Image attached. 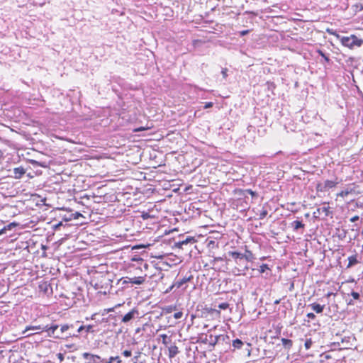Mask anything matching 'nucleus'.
<instances>
[{
  "label": "nucleus",
  "mask_w": 363,
  "mask_h": 363,
  "mask_svg": "<svg viewBox=\"0 0 363 363\" xmlns=\"http://www.w3.org/2000/svg\"><path fill=\"white\" fill-rule=\"evenodd\" d=\"M228 255L235 264L234 269L235 274L245 275L246 271L249 269V264L244 257H242V253L237 251H230L228 252Z\"/></svg>",
  "instance_id": "1"
},
{
  "label": "nucleus",
  "mask_w": 363,
  "mask_h": 363,
  "mask_svg": "<svg viewBox=\"0 0 363 363\" xmlns=\"http://www.w3.org/2000/svg\"><path fill=\"white\" fill-rule=\"evenodd\" d=\"M342 45L349 48H353L354 46L360 47L363 43L362 39H359L356 35H351L350 37L340 36L339 38Z\"/></svg>",
  "instance_id": "2"
},
{
  "label": "nucleus",
  "mask_w": 363,
  "mask_h": 363,
  "mask_svg": "<svg viewBox=\"0 0 363 363\" xmlns=\"http://www.w3.org/2000/svg\"><path fill=\"white\" fill-rule=\"evenodd\" d=\"M18 225V223L13 222L11 223L6 225H4L0 229V236L5 235V237H9L11 236V232L13 230L14 228H16Z\"/></svg>",
  "instance_id": "3"
},
{
  "label": "nucleus",
  "mask_w": 363,
  "mask_h": 363,
  "mask_svg": "<svg viewBox=\"0 0 363 363\" xmlns=\"http://www.w3.org/2000/svg\"><path fill=\"white\" fill-rule=\"evenodd\" d=\"M138 315V311L136 308H133L122 317L121 321L124 323H127L137 318Z\"/></svg>",
  "instance_id": "4"
},
{
  "label": "nucleus",
  "mask_w": 363,
  "mask_h": 363,
  "mask_svg": "<svg viewBox=\"0 0 363 363\" xmlns=\"http://www.w3.org/2000/svg\"><path fill=\"white\" fill-rule=\"evenodd\" d=\"M145 281V277H125L123 281V284H132L136 285L143 284Z\"/></svg>",
  "instance_id": "5"
},
{
  "label": "nucleus",
  "mask_w": 363,
  "mask_h": 363,
  "mask_svg": "<svg viewBox=\"0 0 363 363\" xmlns=\"http://www.w3.org/2000/svg\"><path fill=\"white\" fill-rule=\"evenodd\" d=\"M58 328L59 327L57 325H52L50 326L47 325L43 326V331H46L48 333L49 337H60L59 334H57L56 335H55V332L57 330Z\"/></svg>",
  "instance_id": "6"
},
{
  "label": "nucleus",
  "mask_w": 363,
  "mask_h": 363,
  "mask_svg": "<svg viewBox=\"0 0 363 363\" xmlns=\"http://www.w3.org/2000/svg\"><path fill=\"white\" fill-rule=\"evenodd\" d=\"M195 242V239L192 237H187L185 239L179 240L174 243V246L179 248H182L184 245H187L188 244H193Z\"/></svg>",
  "instance_id": "7"
},
{
  "label": "nucleus",
  "mask_w": 363,
  "mask_h": 363,
  "mask_svg": "<svg viewBox=\"0 0 363 363\" xmlns=\"http://www.w3.org/2000/svg\"><path fill=\"white\" fill-rule=\"evenodd\" d=\"M168 357L172 359L176 357L179 353V350L177 346L174 343H171L168 346Z\"/></svg>",
  "instance_id": "8"
},
{
  "label": "nucleus",
  "mask_w": 363,
  "mask_h": 363,
  "mask_svg": "<svg viewBox=\"0 0 363 363\" xmlns=\"http://www.w3.org/2000/svg\"><path fill=\"white\" fill-rule=\"evenodd\" d=\"M191 277H184L180 280H177L174 281V283L170 286L169 290H167V292L171 291L173 288L176 287L177 289H179L182 287V286L186 284L187 281L190 280Z\"/></svg>",
  "instance_id": "9"
},
{
  "label": "nucleus",
  "mask_w": 363,
  "mask_h": 363,
  "mask_svg": "<svg viewBox=\"0 0 363 363\" xmlns=\"http://www.w3.org/2000/svg\"><path fill=\"white\" fill-rule=\"evenodd\" d=\"M13 177L20 179L26 173V169L23 167H16L13 170Z\"/></svg>",
  "instance_id": "10"
},
{
  "label": "nucleus",
  "mask_w": 363,
  "mask_h": 363,
  "mask_svg": "<svg viewBox=\"0 0 363 363\" xmlns=\"http://www.w3.org/2000/svg\"><path fill=\"white\" fill-rule=\"evenodd\" d=\"M330 213V207L324 206L317 208V211L316 212H314V214L318 213L319 216L323 214L325 217H327L329 216Z\"/></svg>",
  "instance_id": "11"
},
{
  "label": "nucleus",
  "mask_w": 363,
  "mask_h": 363,
  "mask_svg": "<svg viewBox=\"0 0 363 363\" xmlns=\"http://www.w3.org/2000/svg\"><path fill=\"white\" fill-rule=\"evenodd\" d=\"M308 306L311 307V309L317 313H322L325 308V305H320L317 303H313L310 304Z\"/></svg>",
  "instance_id": "12"
},
{
  "label": "nucleus",
  "mask_w": 363,
  "mask_h": 363,
  "mask_svg": "<svg viewBox=\"0 0 363 363\" xmlns=\"http://www.w3.org/2000/svg\"><path fill=\"white\" fill-rule=\"evenodd\" d=\"M348 261L349 262L347 265V268H351L359 262L357 259V255L349 257Z\"/></svg>",
  "instance_id": "13"
},
{
  "label": "nucleus",
  "mask_w": 363,
  "mask_h": 363,
  "mask_svg": "<svg viewBox=\"0 0 363 363\" xmlns=\"http://www.w3.org/2000/svg\"><path fill=\"white\" fill-rule=\"evenodd\" d=\"M291 227L294 231H298L299 229H303L305 225L300 220H294L291 223Z\"/></svg>",
  "instance_id": "14"
},
{
  "label": "nucleus",
  "mask_w": 363,
  "mask_h": 363,
  "mask_svg": "<svg viewBox=\"0 0 363 363\" xmlns=\"http://www.w3.org/2000/svg\"><path fill=\"white\" fill-rule=\"evenodd\" d=\"M245 345L244 342H242L241 340L237 338L235 340H233L232 342V346L233 347V350H240Z\"/></svg>",
  "instance_id": "15"
},
{
  "label": "nucleus",
  "mask_w": 363,
  "mask_h": 363,
  "mask_svg": "<svg viewBox=\"0 0 363 363\" xmlns=\"http://www.w3.org/2000/svg\"><path fill=\"white\" fill-rule=\"evenodd\" d=\"M216 340H218V343L220 342H230V337L228 335L223 334L219 335H216Z\"/></svg>",
  "instance_id": "16"
},
{
  "label": "nucleus",
  "mask_w": 363,
  "mask_h": 363,
  "mask_svg": "<svg viewBox=\"0 0 363 363\" xmlns=\"http://www.w3.org/2000/svg\"><path fill=\"white\" fill-rule=\"evenodd\" d=\"M242 257L246 259V261L249 263L250 262H252L255 259L254 255L250 250H246L245 253H242Z\"/></svg>",
  "instance_id": "17"
},
{
  "label": "nucleus",
  "mask_w": 363,
  "mask_h": 363,
  "mask_svg": "<svg viewBox=\"0 0 363 363\" xmlns=\"http://www.w3.org/2000/svg\"><path fill=\"white\" fill-rule=\"evenodd\" d=\"M281 342L284 348L287 350H290L293 345V341L290 339L282 338Z\"/></svg>",
  "instance_id": "18"
},
{
  "label": "nucleus",
  "mask_w": 363,
  "mask_h": 363,
  "mask_svg": "<svg viewBox=\"0 0 363 363\" xmlns=\"http://www.w3.org/2000/svg\"><path fill=\"white\" fill-rule=\"evenodd\" d=\"M160 337L162 338V344L167 347L169 344L172 343V340L170 337L167 336L166 334L160 335Z\"/></svg>",
  "instance_id": "19"
},
{
  "label": "nucleus",
  "mask_w": 363,
  "mask_h": 363,
  "mask_svg": "<svg viewBox=\"0 0 363 363\" xmlns=\"http://www.w3.org/2000/svg\"><path fill=\"white\" fill-rule=\"evenodd\" d=\"M82 357L84 359H88V357H90L93 361H96V359H101V357L96 354H92L88 352H84L82 354Z\"/></svg>",
  "instance_id": "20"
},
{
  "label": "nucleus",
  "mask_w": 363,
  "mask_h": 363,
  "mask_svg": "<svg viewBox=\"0 0 363 363\" xmlns=\"http://www.w3.org/2000/svg\"><path fill=\"white\" fill-rule=\"evenodd\" d=\"M337 184V182L326 180L324 182L323 188H325L327 190V189H332V188L335 187Z\"/></svg>",
  "instance_id": "21"
},
{
  "label": "nucleus",
  "mask_w": 363,
  "mask_h": 363,
  "mask_svg": "<svg viewBox=\"0 0 363 363\" xmlns=\"http://www.w3.org/2000/svg\"><path fill=\"white\" fill-rule=\"evenodd\" d=\"M350 340H351V337H344V338H342V343L344 346V348H349L350 347Z\"/></svg>",
  "instance_id": "22"
},
{
  "label": "nucleus",
  "mask_w": 363,
  "mask_h": 363,
  "mask_svg": "<svg viewBox=\"0 0 363 363\" xmlns=\"http://www.w3.org/2000/svg\"><path fill=\"white\" fill-rule=\"evenodd\" d=\"M351 192H352V189L343 190L337 194V196L344 198V197H346L347 195H349Z\"/></svg>",
  "instance_id": "23"
},
{
  "label": "nucleus",
  "mask_w": 363,
  "mask_h": 363,
  "mask_svg": "<svg viewBox=\"0 0 363 363\" xmlns=\"http://www.w3.org/2000/svg\"><path fill=\"white\" fill-rule=\"evenodd\" d=\"M317 52L324 59L326 62H330V58L325 55V53L321 50H318Z\"/></svg>",
  "instance_id": "24"
},
{
  "label": "nucleus",
  "mask_w": 363,
  "mask_h": 363,
  "mask_svg": "<svg viewBox=\"0 0 363 363\" xmlns=\"http://www.w3.org/2000/svg\"><path fill=\"white\" fill-rule=\"evenodd\" d=\"M114 361H117V363H121V360L118 356L111 357L106 363H113Z\"/></svg>",
  "instance_id": "25"
},
{
  "label": "nucleus",
  "mask_w": 363,
  "mask_h": 363,
  "mask_svg": "<svg viewBox=\"0 0 363 363\" xmlns=\"http://www.w3.org/2000/svg\"><path fill=\"white\" fill-rule=\"evenodd\" d=\"M73 325H63L60 328V333L62 334L63 333L66 332L69 329V328H72Z\"/></svg>",
  "instance_id": "26"
},
{
  "label": "nucleus",
  "mask_w": 363,
  "mask_h": 363,
  "mask_svg": "<svg viewBox=\"0 0 363 363\" xmlns=\"http://www.w3.org/2000/svg\"><path fill=\"white\" fill-rule=\"evenodd\" d=\"M266 270H269V268L267 264H262L259 269L261 274L264 273Z\"/></svg>",
  "instance_id": "27"
},
{
  "label": "nucleus",
  "mask_w": 363,
  "mask_h": 363,
  "mask_svg": "<svg viewBox=\"0 0 363 363\" xmlns=\"http://www.w3.org/2000/svg\"><path fill=\"white\" fill-rule=\"evenodd\" d=\"M350 295L353 298V300L358 301L360 298V294L358 292L352 291Z\"/></svg>",
  "instance_id": "28"
},
{
  "label": "nucleus",
  "mask_w": 363,
  "mask_h": 363,
  "mask_svg": "<svg viewBox=\"0 0 363 363\" xmlns=\"http://www.w3.org/2000/svg\"><path fill=\"white\" fill-rule=\"evenodd\" d=\"M218 308L221 310H226L229 308V304L226 302L219 303Z\"/></svg>",
  "instance_id": "29"
},
{
  "label": "nucleus",
  "mask_w": 363,
  "mask_h": 363,
  "mask_svg": "<svg viewBox=\"0 0 363 363\" xmlns=\"http://www.w3.org/2000/svg\"><path fill=\"white\" fill-rule=\"evenodd\" d=\"M210 345L215 346L216 345L219 344L218 340H216V336L210 335Z\"/></svg>",
  "instance_id": "30"
},
{
  "label": "nucleus",
  "mask_w": 363,
  "mask_h": 363,
  "mask_svg": "<svg viewBox=\"0 0 363 363\" xmlns=\"http://www.w3.org/2000/svg\"><path fill=\"white\" fill-rule=\"evenodd\" d=\"M327 32L330 35H335L337 39L340 38V35L335 30H333V29L328 28V29H327Z\"/></svg>",
  "instance_id": "31"
},
{
  "label": "nucleus",
  "mask_w": 363,
  "mask_h": 363,
  "mask_svg": "<svg viewBox=\"0 0 363 363\" xmlns=\"http://www.w3.org/2000/svg\"><path fill=\"white\" fill-rule=\"evenodd\" d=\"M312 345V340L311 339H307L305 342V344H304V346L306 347V350H308L311 348Z\"/></svg>",
  "instance_id": "32"
},
{
  "label": "nucleus",
  "mask_w": 363,
  "mask_h": 363,
  "mask_svg": "<svg viewBox=\"0 0 363 363\" xmlns=\"http://www.w3.org/2000/svg\"><path fill=\"white\" fill-rule=\"evenodd\" d=\"M246 346L247 347L245 348V351L247 352V356L250 357L251 355V344L250 343H247Z\"/></svg>",
  "instance_id": "33"
},
{
  "label": "nucleus",
  "mask_w": 363,
  "mask_h": 363,
  "mask_svg": "<svg viewBox=\"0 0 363 363\" xmlns=\"http://www.w3.org/2000/svg\"><path fill=\"white\" fill-rule=\"evenodd\" d=\"M324 184H318L316 186V189L318 191H326L325 188H323Z\"/></svg>",
  "instance_id": "34"
},
{
  "label": "nucleus",
  "mask_w": 363,
  "mask_h": 363,
  "mask_svg": "<svg viewBox=\"0 0 363 363\" xmlns=\"http://www.w3.org/2000/svg\"><path fill=\"white\" fill-rule=\"evenodd\" d=\"M84 327H85V331H86V333H93L94 332V330H92V328H93V325H86Z\"/></svg>",
  "instance_id": "35"
},
{
  "label": "nucleus",
  "mask_w": 363,
  "mask_h": 363,
  "mask_svg": "<svg viewBox=\"0 0 363 363\" xmlns=\"http://www.w3.org/2000/svg\"><path fill=\"white\" fill-rule=\"evenodd\" d=\"M183 315V313L181 311L177 312L174 314V318L175 319H180Z\"/></svg>",
  "instance_id": "36"
},
{
  "label": "nucleus",
  "mask_w": 363,
  "mask_h": 363,
  "mask_svg": "<svg viewBox=\"0 0 363 363\" xmlns=\"http://www.w3.org/2000/svg\"><path fill=\"white\" fill-rule=\"evenodd\" d=\"M175 310H176V306H168V307L166 308V311H167V313H171V312H172V311H175Z\"/></svg>",
  "instance_id": "37"
},
{
  "label": "nucleus",
  "mask_w": 363,
  "mask_h": 363,
  "mask_svg": "<svg viewBox=\"0 0 363 363\" xmlns=\"http://www.w3.org/2000/svg\"><path fill=\"white\" fill-rule=\"evenodd\" d=\"M122 354L124 357H129L131 356L132 352L130 350H124Z\"/></svg>",
  "instance_id": "38"
},
{
  "label": "nucleus",
  "mask_w": 363,
  "mask_h": 363,
  "mask_svg": "<svg viewBox=\"0 0 363 363\" xmlns=\"http://www.w3.org/2000/svg\"><path fill=\"white\" fill-rule=\"evenodd\" d=\"M32 329V330H42L43 331V326L42 325H35L33 326L31 328H27V330Z\"/></svg>",
  "instance_id": "39"
},
{
  "label": "nucleus",
  "mask_w": 363,
  "mask_h": 363,
  "mask_svg": "<svg viewBox=\"0 0 363 363\" xmlns=\"http://www.w3.org/2000/svg\"><path fill=\"white\" fill-rule=\"evenodd\" d=\"M140 354H141V352H138L137 353V355H135V356H134V357H133V359H132V360H133V362L134 363H137V362H138V358H139V357H140Z\"/></svg>",
  "instance_id": "40"
},
{
  "label": "nucleus",
  "mask_w": 363,
  "mask_h": 363,
  "mask_svg": "<svg viewBox=\"0 0 363 363\" xmlns=\"http://www.w3.org/2000/svg\"><path fill=\"white\" fill-rule=\"evenodd\" d=\"M228 69L226 68H223L221 71V74L224 79H226L228 74H227Z\"/></svg>",
  "instance_id": "41"
},
{
  "label": "nucleus",
  "mask_w": 363,
  "mask_h": 363,
  "mask_svg": "<svg viewBox=\"0 0 363 363\" xmlns=\"http://www.w3.org/2000/svg\"><path fill=\"white\" fill-rule=\"evenodd\" d=\"M57 357L60 362H63L65 357H64V354L62 353L57 354Z\"/></svg>",
  "instance_id": "42"
},
{
  "label": "nucleus",
  "mask_w": 363,
  "mask_h": 363,
  "mask_svg": "<svg viewBox=\"0 0 363 363\" xmlns=\"http://www.w3.org/2000/svg\"><path fill=\"white\" fill-rule=\"evenodd\" d=\"M359 219V216H354L352 217V218L350 219V222L354 223V222L357 221Z\"/></svg>",
  "instance_id": "43"
},
{
  "label": "nucleus",
  "mask_w": 363,
  "mask_h": 363,
  "mask_svg": "<svg viewBox=\"0 0 363 363\" xmlns=\"http://www.w3.org/2000/svg\"><path fill=\"white\" fill-rule=\"evenodd\" d=\"M307 317L309 318V319H311V320H313L315 318V315L313 313H308L307 314Z\"/></svg>",
  "instance_id": "44"
},
{
  "label": "nucleus",
  "mask_w": 363,
  "mask_h": 363,
  "mask_svg": "<svg viewBox=\"0 0 363 363\" xmlns=\"http://www.w3.org/2000/svg\"><path fill=\"white\" fill-rule=\"evenodd\" d=\"M249 33H250V30H245L240 31L239 33H240V36H244V35L248 34Z\"/></svg>",
  "instance_id": "45"
},
{
  "label": "nucleus",
  "mask_w": 363,
  "mask_h": 363,
  "mask_svg": "<svg viewBox=\"0 0 363 363\" xmlns=\"http://www.w3.org/2000/svg\"><path fill=\"white\" fill-rule=\"evenodd\" d=\"M245 192L252 195V196H255L256 195V193L251 189H246Z\"/></svg>",
  "instance_id": "46"
},
{
  "label": "nucleus",
  "mask_w": 363,
  "mask_h": 363,
  "mask_svg": "<svg viewBox=\"0 0 363 363\" xmlns=\"http://www.w3.org/2000/svg\"><path fill=\"white\" fill-rule=\"evenodd\" d=\"M46 0H37L36 4H38L40 6H43L45 4Z\"/></svg>",
  "instance_id": "47"
},
{
  "label": "nucleus",
  "mask_w": 363,
  "mask_h": 363,
  "mask_svg": "<svg viewBox=\"0 0 363 363\" xmlns=\"http://www.w3.org/2000/svg\"><path fill=\"white\" fill-rule=\"evenodd\" d=\"M213 104L212 102H207V103H206V104L204 106V108H211L213 106Z\"/></svg>",
  "instance_id": "48"
},
{
  "label": "nucleus",
  "mask_w": 363,
  "mask_h": 363,
  "mask_svg": "<svg viewBox=\"0 0 363 363\" xmlns=\"http://www.w3.org/2000/svg\"><path fill=\"white\" fill-rule=\"evenodd\" d=\"M267 211H264L260 214V218H264L267 216Z\"/></svg>",
  "instance_id": "49"
},
{
  "label": "nucleus",
  "mask_w": 363,
  "mask_h": 363,
  "mask_svg": "<svg viewBox=\"0 0 363 363\" xmlns=\"http://www.w3.org/2000/svg\"><path fill=\"white\" fill-rule=\"evenodd\" d=\"M84 330H85V327L84 325H81L78 329H77V332L78 333H81L82 331H83Z\"/></svg>",
  "instance_id": "50"
},
{
  "label": "nucleus",
  "mask_w": 363,
  "mask_h": 363,
  "mask_svg": "<svg viewBox=\"0 0 363 363\" xmlns=\"http://www.w3.org/2000/svg\"><path fill=\"white\" fill-rule=\"evenodd\" d=\"M96 315H97V313H94V314L91 316L90 319H91V320H95V319L96 318Z\"/></svg>",
  "instance_id": "51"
},
{
  "label": "nucleus",
  "mask_w": 363,
  "mask_h": 363,
  "mask_svg": "<svg viewBox=\"0 0 363 363\" xmlns=\"http://www.w3.org/2000/svg\"><path fill=\"white\" fill-rule=\"evenodd\" d=\"M354 300H353V299L350 300V301H348L347 304L348 305H354Z\"/></svg>",
  "instance_id": "52"
},
{
  "label": "nucleus",
  "mask_w": 363,
  "mask_h": 363,
  "mask_svg": "<svg viewBox=\"0 0 363 363\" xmlns=\"http://www.w3.org/2000/svg\"><path fill=\"white\" fill-rule=\"evenodd\" d=\"M159 275H160V279L163 278L164 274H162V272L161 271L159 272Z\"/></svg>",
  "instance_id": "53"
},
{
  "label": "nucleus",
  "mask_w": 363,
  "mask_h": 363,
  "mask_svg": "<svg viewBox=\"0 0 363 363\" xmlns=\"http://www.w3.org/2000/svg\"><path fill=\"white\" fill-rule=\"evenodd\" d=\"M141 331V328H138L136 330H135V333H138Z\"/></svg>",
  "instance_id": "54"
},
{
  "label": "nucleus",
  "mask_w": 363,
  "mask_h": 363,
  "mask_svg": "<svg viewBox=\"0 0 363 363\" xmlns=\"http://www.w3.org/2000/svg\"><path fill=\"white\" fill-rule=\"evenodd\" d=\"M325 359H329L330 356L329 355H325Z\"/></svg>",
  "instance_id": "55"
},
{
  "label": "nucleus",
  "mask_w": 363,
  "mask_h": 363,
  "mask_svg": "<svg viewBox=\"0 0 363 363\" xmlns=\"http://www.w3.org/2000/svg\"><path fill=\"white\" fill-rule=\"evenodd\" d=\"M69 335H70V336H71V335H73V336H77V335H75V334H71V333H69Z\"/></svg>",
  "instance_id": "56"
},
{
  "label": "nucleus",
  "mask_w": 363,
  "mask_h": 363,
  "mask_svg": "<svg viewBox=\"0 0 363 363\" xmlns=\"http://www.w3.org/2000/svg\"><path fill=\"white\" fill-rule=\"evenodd\" d=\"M112 310H113L112 308H109V309H108V310H107V311H108H108H111Z\"/></svg>",
  "instance_id": "57"
},
{
  "label": "nucleus",
  "mask_w": 363,
  "mask_h": 363,
  "mask_svg": "<svg viewBox=\"0 0 363 363\" xmlns=\"http://www.w3.org/2000/svg\"><path fill=\"white\" fill-rule=\"evenodd\" d=\"M3 225L2 223L0 222V226H1ZM2 227H0V229Z\"/></svg>",
  "instance_id": "58"
},
{
  "label": "nucleus",
  "mask_w": 363,
  "mask_h": 363,
  "mask_svg": "<svg viewBox=\"0 0 363 363\" xmlns=\"http://www.w3.org/2000/svg\"><path fill=\"white\" fill-rule=\"evenodd\" d=\"M67 347L71 348L72 345H67Z\"/></svg>",
  "instance_id": "59"
},
{
  "label": "nucleus",
  "mask_w": 363,
  "mask_h": 363,
  "mask_svg": "<svg viewBox=\"0 0 363 363\" xmlns=\"http://www.w3.org/2000/svg\"><path fill=\"white\" fill-rule=\"evenodd\" d=\"M62 225V223H59V224L56 227H57L58 225Z\"/></svg>",
  "instance_id": "60"
},
{
  "label": "nucleus",
  "mask_w": 363,
  "mask_h": 363,
  "mask_svg": "<svg viewBox=\"0 0 363 363\" xmlns=\"http://www.w3.org/2000/svg\"><path fill=\"white\" fill-rule=\"evenodd\" d=\"M87 360L91 361V360H92V359H90V357H88V359H87Z\"/></svg>",
  "instance_id": "61"
},
{
  "label": "nucleus",
  "mask_w": 363,
  "mask_h": 363,
  "mask_svg": "<svg viewBox=\"0 0 363 363\" xmlns=\"http://www.w3.org/2000/svg\"><path fill=\"white\" fill-rule=\"evenodd\" d=\"M362 235H363V230H362Z\"/></svg>",
  "instance_id": "62"
},
{
  "label": "nucleus",
  "mask_w": 363,
  "mask_h": 363,
  "mask_svg": "<svg viewBox=\"0 0 363 363\" xmlns=\"http://www.w3.org/2000/svg\"><path fill=\"white\" fill-rule=\"evenodd\" d=\"M323 360H320V363H323Z\"/></svg>",
  "instance_id": "63"
},
{
  "label": "nucleus",
  "mask_w": 363,
  "mask_h": 363,
  "mask_svg": "<svg viewBox=\"0 0 363 363\" xmlns=\"http://www.w3.org/2000/svg\"><path fill=\"white\" fill-rule=\"evenodd\" d=\"M94 363H98V362H95Z\"/></svg>",
  "instance_id": "64"
}]
</instances>
